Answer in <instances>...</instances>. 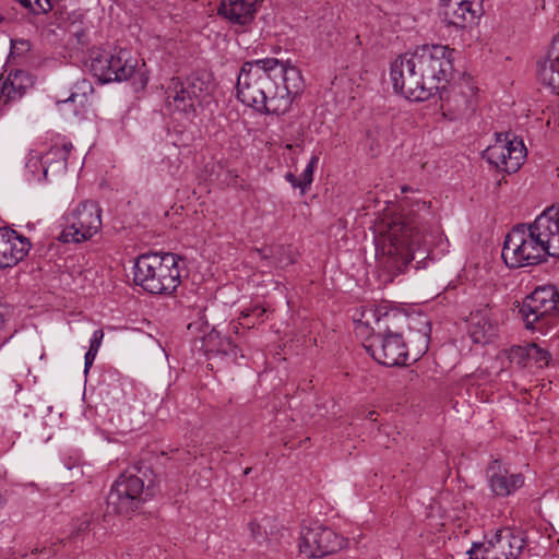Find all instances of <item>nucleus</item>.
Masks as SVG:
<instances>
[{"mask_svg": "<svg viewBox=\"0 0 559 559\" xmlns=\"http://www.w3.org/2000/svg\"><path fill=\"white\" fill-rule=\"evenodd\" d=\"M498 334V323L489 310H478L471 314L468 335L475 344L491 343Z\"/></svg>", "mask_w": 559, "mask_h": 559, "instance_id": "22", "label": "nucleus"}, {"mask_svg": "<svg viewBox=\"0 0 559 559\" xmlns=\"http://www.w3.org/2000/svg\"><path fill=\"white\" fill-rule=\"evenodd\" d=\"M365 349L379 364L386 367L405 365L408 358V349L399 332L379 334L370 338L368 343H364Z\"/></svg>", "mask_w": 559, "mask_h": 559, "instance_id": "13", "label": "nucleus"}, {"mask_svg": "<svg viewBox=\"0 0 559 559\" xmlns=\"http://www.w3.org/2000/svg\"><path fill=\"white\" fill-rule=\"evenodd\" d=\"M528 344L525 346L514 345L507 350V357L511 364H514L521 368L527 366L528 362Z\"/></svg>", "mask_w": 559, "mask_h": 559, "instance_id": "30", "label": "nucleus"}, {"mask_svg": "<svg viewBox=\"0 0 559 559\" xmlns=\"http://www.w3.org/2000/svg\"><path fill=\"white\" fill-rule=\"evenodd\" d=\"M240 316H241V318H243V319H247V318L252 317V307L243 308V309L240 311Z\"/></svg>", "mask_w": 559, "mask_h": 559, "instance_id": "39", "label": "nucleus"}, {"mask_svg": "<svg viewBox=\"0 0 559 559\" xmlns=\"http://www.w3.org/2000/svg\"><path fill=\"white\" fill-rule=\"evenodd\" d=\"M345 545L343 536L319 522L301 527L299 551L308 558H322L341 550Z\"/></svg>", "mask_w": 559, "mask_h": 559, "instance_id": "12", "label": "nucleus"}, {"mask_svg": "<svg viewBox=\"0 0 559 559\" xmlns=\"http://www.w3.org/2000/svg\"><path fill=\"white\" fill-rule=\"evenodd\" d=\"M419 341H420V345L418 346V350L416 353L417 356L424 355L428 349L429 340H428L427 334L419 335Z\"/></svg>", "mask_w": 559, "mask_h": 559, "instance_id": "36", "label": "nucleus"}, {"mask_svg": "<svg viewBox=\"0 0 559 559\" xmlns=\"http://www.w3.org/2000/svg\"><path fill=\"white\" fill-rule=\"evenodd\" d=\"M59 239L67 243H80L91 239L102 228V209L98 203L85 200L68 209L62 216Z\"/></svg>", "mask_w": 559, "mask_h": 559, "instance_id": "7", "label": "nucleus"}, {"mask_svg": "<svg viewBox=\"0 0 559 559\" xmlns=\"http://www.w3.org/2000/svg\"><path fill=\"white\" fill-rule=\"evenodd\" d=\"M477 91V87L467 80L449 87L444 85L439 92L443 116L455 120L474 111Z\"/></svg>", "mask_w": 559, "mask_h": 559, "instance_id": "14", "label": "nucleus"}, {"mask_svg": "<svg viewBox=\"0 0 559 559\" xmlns=\"http://www.w3.org/2000/svg\"><path fill=\"white\" fill-rule=\"evenodd\" d=\"M265 313V309L260 305L252 306V317L255 318V321L252 322V325L255 324V322L262 321V317Z\"/></svg>", "mask_w": 559, "mask_h": 559, "instance_id": "37", "label": "nucleus"}, {"mask_svg": "<svg viewBox=\"0 0 559 559\" xmlns=\"http://www.w3.org/2000/svg\"><path fill=\"white\" fill-rule=\"evenodd\" d=\"M144 473L133 467L124 471L107 495V513L129 515L144 502Z\"/></svg>", "mask_w": 559, "mask_h": 559, "instance_id": "9", "label": "nucleus"}, {"mask_svg": "<svg viewBox=\"0 0 559 559\" xmlns=\"http://www.w3.org/2000/svg\"><path fill=\"white\" fill-rule=\"evenodd\" d=\"M374 415H376V412H369V413H368V418H369L370 420H373V421H374V420H376V418L373 417Z\"/></svg>", "mask_w": 559, "mask_h": 559, "instance_id": "43", "label": "nucleus"}, {"mask_svg": "<svg viewBox=\"0 0 559 559\" xmlns=\"http://www.w3.org/2000/svg\"><path fill=\"white\" fill-rule=\"evenodd\" d=\"M103 338H104L103 330H100V329L95 330L90 338V348L88 349L98 353L100 345L103 343Z\"/></svg>", "mask_w": 559, "mask_h": 559, "instance_id": "32", "label": "nucleus"}, {"mask_svg": "<svg viewBox=\"0 0 559 559\" xmlns=\"http://www.w3.org/2000/svg\"><path fill=\"white\" fill-rule=\"evenodd\" d=\"M489 488L497 497H509L524 485V476L508 469L501 462L493 461L487 469Z\"/></svg>", "mask_w": 559, "mask_h": 559, "instance_id": "18", "label": "nucleus"}, {"mask_svg": "<svg viewBox=\"0 0 559 559\" xmlns=\"http://www.w3.org/2000/svg\"><path fill=\"white\" fill-rule=\"evenodd\" d=\"M285 179L294 187L299 189L300 180L294 174L287 173Z\"/></svg>", "mask_w": 559, "mask_h": 559, "instance_id": "38", "label": "nucleus"}, {"mask_svg": "<svg viewBox=\"0 0 559 559\" xmlns=\"http://www.w3.org/2000/svg\"><path fill=\"white\" fill-rule=\"evenodd\" d=\"M72 148V143L66 138L53 139L49 148L43 152L44 163H46L45 173H50L52 176L66 173Z\"/></svg>", "mask_w": 559, "mask_h": 559, "instance_id": "23", "label": "nucleus"}, {"mask_svg": "<svg viewBox=\"0 0 559 559\" xmlns=\"http://www.w3.org/2000/svg\"><path fill=\"white\" fill-rule=\"evenodd\" d=\"M175 253H144L133 264V282L150 294H171L181 283L179 262Z\"/></svg>", "mask_w": 559, "mask_h": 559, "instance_id": "6", "label": "nucleus"}, {"mask_svg": "<svg viewBox=\"0 0 559 559\" xmlns=\"http://www.w3.org/2000/svg\"><path fill=\"white\" fill-rule=\"evenodd\" d=\"M439 14L448 27L463 29L474 24L480 12L461 5L457 0H440Z\"/></svg>", "mask_w": 559, "mask_h": 559, "instance_id": "21", "label": "nucleus"}, {"mask_svg": "<svg viewBox=\"0 0 559 559\" xmlns=\"http://www.w3.org/2000/svg\"><path fill=\"white\" fill-rule=\"evenodd\" d=\"M26 80V74L23 71H15L0 82V104L7 105L20 99L25 93L24 82Z\"/></svg>", "mask_w": 559, "mask_h": 559, "instance_id": "25", "label": "nucleus"}, {"mask_svg": "<svg viewBox=\"0 0 559 559\" xmlns=\"http://www.w3.org/2000/svg\"><path fill=\"white\" fill-rule=\"evenodd\" d=\"M262 0H221L218 14L234 26H248L255 17Z\"/></svg>", "mask_w": 559, "mask_h": 559, "instance_id": "20", "label": "nucleus"}, {"mask_svg": "<svg viewBox=\"0 0 559 559\" xmlns=\"http://www.w3.org/2000/svg\"><path fill=\"white\" fill-rule=\"evenodd\" d=\"M5 506V499L3 498V496L0 495V511L4 508Z\"/></svg>", "mask_w": 559, "mask_h": 559, "instance_id": "42", "label": "nucleus"}, {"mask_svg": "<svg viewBox=\"0 0 559 559\" xmlns=\"http://www.w3.org/2000/svg\"><path fill=\"white\" fill-rule=\"evenodd\" d=\"M318 164H319V155L313 154L310 157L306 168L304 169V171L301 173V175L299 177V180H300L299 190H300L301 194L306 193L308 191V189L310 188V186L312 185L313 173H314V169L318 167Z\"/></svg>", "mask_w": 559, "mask_h": 559, "instance_id": "28", "label": "nucleus"}, {"mask_svg": "<svg viewBox=\"0 0 559 559\" xmlns=\"http://www.w3.org/2000/svg\"><path fill=\"white\" fill-rule=\"evenodd\" d=\"M147 81H148V79L146 76H144L143 74H141L140 88H144L145 85L147 84Z\"/></svg>", "mask_w": 559, "mask_h": 559, "instance_id": "41", "label": "nucleus"}, {"mask_svg": "<svg viewBox=\"0 0 559 559\" xmlns=\"http://www.w3.org/2000/svg\"><path fill=\"white\" fill-rule=\"evenodd\" d=\"M93 92L94 87L92 83L86 79H82L74 84L69 97L62 100H58L57 105L62 111L66 110L64 107H72L71 110L73 115L78 116L88 105L90 97L92 96Z\"/></svg>", "mask_w": 559, "mask_h": 559, "instance_id": "24", "label": "nucleus"}, {"mask_svg": "<svg viewBox=\"0 0 559 559\" xmlns=\"http://www.w3.org/2000/svg\"><path fill=\"white\" fill-rule=\"evenodd\" d=\"M559 258V206H549L533 223L514 226L506 236L501 257L510 269Z\"/></svg>", "mask_w": 559, "mask_h": 559, "instance_id": "3", "label": "nucleus"}, {"mask_svg": "<svg viewBox=\"0 0 559 559\" xmlns=\"http://www.w3.org/2000/svg\"><path fill=\"white\" fill-rule=\"evenodd\" d=\"M249 472H250V468H247V469L245 471V474L247 475V474H249Z\"/></svg>", "mask_w": 559, "mask_h": 559, "instance_id": "45", "label": "nucleus"}, {"mask_svg": "<svg viewBox=\"0 0 559 559\" xmlns=\"http://www.w3.org/2000/svg\"><path fill=\"white\" fill-rule=\"evenodd\" d=\"M379 226H380V222H379V223H378V225H377V230H378V233H379V235H380V248H377V251H380V250H381L382 254L385 257V261H384L383 263L385 264V266H386L388 269H390V270H392V271L401 272L403 269H405V267H406V265H405V266H403V267H401V269H396V267H394V266H393V258H392V257H390L388 253L383 252V249H382V245H383V237H382V235H381V233H380V230H379Z\"/></svg>", "mask_w": 559, "mask_h": 559, "instance_id": "33", "label": "nucleus"}, {"mask_svg": "<svg viewBox=\"0 0 559 559\" xmlns=\"http://www.w3.org/2000/svg\"><path fill=\"white\" fill-rule=\"evenodd\" d=\"M98 353L88 349L84 356V373L86 374L90 368L93 366Z\"/></svg>", "mask_w": 559, "mask_h": 559, "instance_id": "34", "label": "nucleus"}, {"mask_svg": "<svg viewBox=\"0 0 559 559\" xmlns=\"http://www.w3.org/2000/svg\"><path fill=\"white\" fill-rule=\"evenodd\" d=\"M45 166L43 151L32 150L28 153L25 168L31 174L33 180H48L50 173H45Z\"/></svg>", "mask_w": 559, "mask_h": 559, "instance_id": "27", "label": "nucleus"}, {"mask_svg": "<svg viewBox=\"0 0 559 559\" xmlns=\"http://www.w3.org/2000/svg\"><path fill=\"white\" fill-rule=\"evenodd\" d=\"M397 319L396 313H390L383 307L361 306L354 313L355 333L368 343L371 337L388 333Z\"/></svg>", "mask_w": 559, "mask_h": 559, "instance_id": "15", "label": "nucleus"}, {"mask_svg": "<svg viewBox=\"0 0 559 559\" xmlns=\"http://www.w3.org/2000/svg\"><path fill=\"white\" fill-rule=\"evenodd\" d=\"M163 108L174 119L192 120L197 107L210 95L211 75L194 72L188 76H173L163 86Z\"/></svg>", "mask_w": 559, "mask_h": 559, "instance_id": "5", "label": "nucleus"}, {"mask_svg": "<svg viewBox=\"0 0 559 559\" xmlns=\"http://www.w3.org/2000/svg\"><path fill=\"white\" fill-rule=\"evenodd\" d=\"M305 87L301 71L290 61L263 58L247 61L237 76V97L259 112L284 115Z\"/></svg>", "mask_w": 559, "mask_h": 559, "instance_id": "1", "label": "nucleus"}, {"mask_svg": "<svg viewBox=\"0 0 559 559\" xmlns=\"http://www.w3.org/2000/svg\"><path fill=\"white\" fill-rule=\"evenodd\" d=\"M402 59H403V55L399 56L391 63V68H390V79H391L394 92L403 95L405 98H407L409 100L425 102L426 99H421L420 97L413 96L408 93V90L406 88V84H407L406 82H407V78L409 76V74L407 71L403 70L401 78H399L397 73L400 72L399 70H401V69H400V67H396V69H395V66L399 64Z\"/></svg>", "mask_w": 559, "mask_h": 559, "instance_id": "26", "label": "nucleus"}, {"mask_svg": "<svg viewBox=\"0 0 559 559\" xmlns=\"http://www.w3.org/2000/svg\"><path fill=\"white\" fill-rule=\"evenodd\" d=\"M519 313L526 329L547 331L559 317V292L550 285L537 287L523 300Z\"/></svg>", "mask_w": 559, "mask_h": 559, "instance_id": "8", "label": "nucleus"}, {"mask_svg": "<svg viewBox=\"0 0 559 559\" xmlns=\"http://www.w3.org/2000/svg\"><path fill=\"white\" fill-rule=\"evenodd\" d=\"M90 521L87 519L83 520L79 525V531H84L88 527Z\"/></svg>", "mask_w": 559, "mask_h": 559, "instance_id": "40", "label": "nucleus"}, {"mask_svg": "<svg viewBox=\"0 0 559 559\" xmlns=\"http://www.w3.org/2000/svg\"><path fill=\"white\" fill-rule=\"evenodd\" d=\"M270 523L269 518H262L261 520L254 519L248 523L251 537L259 544L267 539V524Z\"/></svg>", "mask_w": 559, "mask_h": 559, "instance_id": "29", "label": "nucleus"}, {"mask_svg": "<svg viewBox=\"0 0 559 559\" xmlns=\"http://www.w3.org/2000/svg\"><path fill=\"white\" fill-rule=\"evenodd\" d=\"M528 361L533 360L537 367L547 366L550 359V354L546 350L537 346L535 343L528 344Z\"/></svg>", "mask_w": 559, "mask_h": 559, "instance_id": "31", "label": "nucleus"}, {"mask_svg": "<svg viewBox=\"0 0 559 559\" xmlns=\"http://www.w3.org/2000/svg\"><path fill=\"white\" fill-rule=\"evenodd\" d=\"M457 2L478 12L481 10V0H457Z\"/></svg>", "mask_w": 559, "mask_h": 559, "instance_id": "35", "label": "nucleus"}, {"mask_svg": "<svg viewBox=\"0 0 559 559\" xmlns=\"http://www.w3.org/2000/svg\"><path fill=\"white\" fill-rule=\"evenodd\" d=\"M408 190H409V188H408L407 186L402 187V192H403V193H404V192H407Z\"/></svg>", "mask_w": 559, "mask_h": 559, "instance_id": "44", "label": "nucleus"}, {"mask_svg": "<svg viewBox=\"0 0 559 559\" xmlns=\"http://www.w3.org/2000/svg\"><path fill=\"white\" fill-rule=\"evenodd\" d=\"M138 66V59L126 48L105 50L93 49L90 55V70L100 83L129 80Z\"/></svg>", "mask_w": 559, "mask_h": 559, "instance_id": "10", "label": "nucleus"}, {"mask_svg": "<svg viewBox=\"0 0 559 559\" xmlns=\"http://www.w3.org/2000/svg\"><path fill=\"white\" fill-rule=\"evenodd\" d=\"M485 158L496 168L513 174L520 169L526 157V148L521 139H498L495 144L487 147Z\"/></svg>", "mask_w": 559, "mask_h": 559, "instance_id": "16", "label": "nucleus"}, {"mask_svg": "<svg viewBox=\"0 0 559 559\" xmlns=\"http://www.w3.org/2000/svg\"><path fill=\"white\" fill-rule=\"evenodd\" d=\"M454 49L443 45H424L413 52L403 55L399 64L402 71L408 72L406 88L413 96L429 99L439 94L453 73Z\"/></svg>", "mask_w": 559, "mask_h": 559, "instance_id": "4", "label": "nucleus"}, {"mask_svg": "<svg viewBox=\"0 0 559 559\" xmlns=\"http://www.w3.org/2000/svg\"><path fill=\"white\" fill-rule=\"evenodd\" d=\"M525 545L522 532L500 528L485 543H473L467 554L469 559H519Z\"/></svg>", "mask_w": 559, "mask_h": 559, "instance_id": "11", "label": "nucleus"}, {"mask_svg": "<svg viewBox=\"0 0 559 559\" xmlns=\"http://www.w3.org/2000/svg\"><path fill=\"white\" fill-rule=\"evenodd\" d=\"M432 223L431 203L418 197L404 198L397 212L385 213L380 218L382 249L393 258L394 267L407 265L416 252H428Z\"/></svg>", "mask_w": 559, "mask_h": 559, "instance_id": "2", "label": "nucleus"}, {"mask_svg": "<svg viewBox=\"0 0 559 559\" xmlns=\"http://www.w3.org/2000/svg\"><path fill=\"white\" fill-rule=\"evenodd\" d=\"M31 249L29 240L11 228H0V270L13 267Z\"/></svg>", "mask_w": 559, "mask_h": 559, "instance_id": "17", "label": "nucleus"}, {"mask_svg": "<svg viewBox=\"0 0 559 559\" xmlns=\"http://www.w3.org/2000/svg\"><path fill=\"white\" fill-rule=\"evenodd\" d=\"M538 81L559 94V33L537 60Z\"/></svg>", "mask_w": 559, "mask_h": 559, "instance_id": "19", "label": "nucleus"}]
</instances>
